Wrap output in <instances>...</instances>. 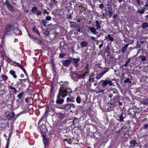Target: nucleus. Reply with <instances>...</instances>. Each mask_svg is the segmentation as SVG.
<instances>
[{"label":"nucleus","mask_w":148,"mask_h":148,"mask_svg":"<svg viewBox=\"0 0 148 148\" xmlns=\"http://www.w3.org/2000/svg\"><path fill=\"white\" fill-rule=\"evenodd\" d=\"M62 87L59 90L58 95L64 98L66 97L68 93L72 92L71 89L66 86V84H68L67 81H61L60 82Z\"/></svg>","instance_id":"obj_1"},{"label":"nucleus","mask_w":148,"mask_h":148,"mask_svg":"<svg viewBox=\"0 0 148 148\" xmlns=\"http://www.w3.org/2000/svg\"><path fill=\"white\" fill-rule=\"evenodd\" d=\"M14 26L13 25L10 24L7 25L5 29V32L3 36L5 34H9L13 32L14 29Z\"/></svg>","instance_id":"obj_2"},{"label":"nucleus","mask_w":148,"mask_h":148,"mask_svg":"<svg viewBox=\"0 0 148 148\" xmlns=\"http://www.w3.org/2000/svg\"><path fill=\"white\" fill-rule=\"evenodd\" d=\"M5 4L7 6V9L9 11L12 12L14 11V9L13 7L10 3L8 0H6Z\"/></svg>","instance_id":"obj_3"},{"label":"nucleus","mask_w":148,"mask_h":148,"mask_svg":"<svg viewBox=\"0 0 148 148\" xmlns=\"http://www.w3.org/2000/svg\"><path fill=\"white\" fill-rule=\"evenodd\" d=\"M73 64L75 67H77L79 65V62L80 60L79 58H73L72 59Z\"/></svg>","instance_id":"obj_4"},{"label":"nucleus","mask_w":148,"mask_h":148,"mask_svg":"<svg viewBox=\"0 0 148 148\" xmlns=\"http://www.w3.org/2000/svg\"><path fill=\"white\" fill-rule=\"evenodd\" d=\"M42 137L43 138V142L45 145V148H46V145L48 144V140L45 136V134L42 133Z\"/></svg>","instance_id":"obj_5"},{"label":"nucleus","mask_w":148,"mask_h":148,"mask_svg":"<svg viewBox=\"0 0 148 148\" xmlns=\"http://www.w3.org/2000/svg\"><path fill=\"white\" fill-rule=\"evenodd\" d=\"M64 102V100L62 98V97L58 95L56 101V103L57 104H61Z\"/></svg>","instance_id":"obj_6"},{"label":"nucleus","mask_w":148,"mask_h":148,"mask_svg":"<svg viewBox=\"0 0 148 148\" xmlns=\"http://www.w3.org/2000/svg\"><path fill=\"white\" fill-rule=\"evenodd\" d=\"M107 71H103L100 73L97 74L96 77V78L97 79H99L101 78Z\"/></svg>","instance_id":"obj_7"},{"label":"nucleus","mask_w":148,"mask_h":148,"mask_svg":"<svg viewBox=\"0 0 148 148\" xmlns=\"http://www.w3.org/2000/svg\"><path fill=\"white\" fill-rule=\"evenodd\" d=\"M71 62V60L69 59L66 60H63L62 62L63 64L65 66H67L70 64Z\"/></svg>","instance_id":"obj_8"},{"label":"nucleus","mask_w":148,"mask_h":148,"mask_svg":"<svg viewBox=\"0 0 148 148\" xmlns=\"http://www.w3.org/2000/svg\"><path fill=\"white\" fill-rule=\"evenodd\" d=\"M116 119L120 122H123V113H121L120 115L118 116L116 118Z\"/></svg>","instance_id":"obj_9"},{"label":"nucleus","mask_w":148,"mask_h":148,"mask_svg":"<svg viewBox=\"0 0 148 148\" xmlns=\"http://www.w3.org/2000/svg\"><path fill=\"white\" fill-rule=\"evenodd\" d=\"M64 107L62 108L66 109V107L68 108H70L71 107H74L75 105L73 104H66L64 106Z\"/></svg>","instance_id":"obj_10"},{"label":"nucleus","mask_w":148,"mask_h":148,"mask_svg":"<svg viewBox=\"0 0 148 148\" xmlns=\"http://www.w3.org/2000/svg\"><path fill=\"white\" fill-rule=\"evenodd\" d=\"M89 29L91 32L95 34H97L98 32L96 31V29L92 27H90L89 28Z\"/></svg>","instance_id":"obj_11"},{"label":"nucleus","mask_w":148,"mask_h":148,"mask_svg":"<svg viewBox=\"0 0 148 148\" xmlns=\"http://www.w3.org/2000/svg\"><path fill=\"white\" fill-rule=\"evenodd\" d=\"M89 71L87 70L84 73L80 74V77L81 78L84 79L85 77L87 75V74L89 73Z\"/></svg>","instance_id":"obj_12"},{"label":"nucleus","mask_w":148,"mask_h":148,"mask_svg":"<svg viewBox=\"0 0 148 148\" xmlns=\"http://www.w3.org/2000/svg\"><path fill=\"white\" fill-rule=\"evenodd\" d=\"M94 75L93 73H92V74L90 75L88 80L89 82H93L94 81Z\"/></svg>","instance_id":"obj_13"},{"label":"nucleus","mask_w":148,"mask_h":148,"mask_svg":"<svg viewBox=\"0 0 148 148\" xmlns=\"http://www.w3.org/2000/svg\"><path fill=\"white\" fill-rule=\"evenodd\" d=\"M106 14L108 16L110 17H111L112 14V9L110 10H106Z\"/></svg>","instance_id":"obj_14"},{"label":"nucleus","mask_w":148,"mask_h":148,"mask_svg":"<svg viewBox=\"0 0 148 148\" xmlns=\"http://www.w3.org/2000/svg\"><path fill=\"white\" fill-rule=\"evenodd\" d=\"M80 45L82 47H86L87 46L88 43L86 41H83L81 42Z\"/></svg>","instance_id":"obj_15"},{"label":"nucleus","mask_w":148,"mask_h":148,"mask_svg":"<svg viewBox=\"0 0 148 148\" xmlns=\"http://www.w3.org/2000/svg\"><path fill=\"white\" fill-rule=\"evenodd\" d=\"M130 147H133L136 144V142L135 140H133L130 142Z\"/></svg>","instance_id":"obj_16"},{"label":"nucleus","mask_w":148,"mask_h":148,"mask_svg":"<svg viewBox=\"0 0 148 148\" xmlns=\"http://www.w3.org/2000/svg\"><path fill=\"white\" fill-rule=\"evenodd\" d=\"M95 23L97 29H101V27L100 26V22L98 21H95Z\"/></svg>","instance_id":"obj_17"},{"label":"nucleus","mask_w":148,"mask_h":148,"mask_svg":"<svg viewBox=\"0 0 148 148\" xmlns=\"http://www.w3.org/2000/svg\"><path fill=\"white\" fill-rule=\"evenodd\" d=\"M129 45L128 44H126L124 46H123L121 49V51L123 53H124L125 51H126L127 48L128 46Z\"/></svg>","instance_id":"obj_18"},{"label":"nucleus","mask_w":148,"mask_h":148,"mask_svg":"<svg viewBox=\"0 0 148 148\" xmlns=\"http://www.w3.org/2000/svg\"><path fill=\"white\" fill-rule=\"evenodd\" d=\"M142 27L143 29H145L148 27V23H145L142 25Z\"/></svg>","instance_id":"obj_19"},{"label":"nucleus","mask_w":148,"mask_h":148,"mask_svg":"<svg viewBox=\"0 0 148 148\" xmlns=\"http://www.w3.org/2000/svg\"><path fill=\"white\" fill-rule=\"evenodd\" d=\"M10 73L13 76V77L14 78H16V76L15 75V72L13 71H10Z\"/></svg>","instance_id":"obj_20"},{"label":"nucleus","mask_w":148,"mask_h":148,"mask_svg":"<svg viewBox=\"0 0 148 148\" xmlns=\"http://www.w3.org/2000/svg\"><path fill=\"white\" fill-rule=\"evenodd\" d=\"M18 64V65L19 67L23 71L26 75H27V73L24 68L21 65L19 64Z\"/></svg>","instance_id":"obj_21"},{"label":"nucleus","mask_w":148,"mask_h":148,"mask_svg":"<svg viewBox=\"0 0 148 148\" xmlns=\"http://www.w3.org/2000/svg\"><path fill=\"white\" fill-rule=\"evenodd\" d=\"M24 94V92H22L20 94L18 95L17 97L19 99H21L22 98V96Z\"/></svg>","instance_id":"obj_22"},{"label":"nucleus","mask_w":148,"mask_h":148,"mask_svg":"<svg viewBox=\"0 0 148 148\" xmlns=\"http://www.w3.org/2000/svg\"><path fill=\"white\" fill-rule=\"evenodd\" d=\"M102 81H103V87H105L106 86V85L108 84V80H105L104 81L102 80Z\"/></svg>","instance_id":"obj_23"},{"label":"nucleus","mask_w":148,"mask_h":148,"mask_svg":"<svg viewBox=\"0 0 148 148\" xmlns=\"http://www.w3.org/2000/svg\"><path fill=\"white\" fill-rule=\"evenodd\" d=\"M76 101L78 103H80L81 102V99L78 96L76 99Z\"/></svg>","instance_id":"obj_24"},{"label":"nucleus","mask_w":148,"mask_h":148,"mask_svg":"<svg viewBox=\"0 0 148 148\" xmlns=\"http://www.w3.org/2000/svg\"><path fill=\"white\" fill-rule=\"evenodd\" d=\"M25 102H28V101H32V102H33V99L31 98H26L25 99Z\"/></svg>","instance_id":"obj_25"},{"label":"nucleus","mask_w":148,"mask_h":148,"mask_svg":"<svg viewBox=\"0 0 148 148\" xmlns=\"http://www.w3.org/2000/svg\"><path fill=\"white\" fill-rule=\"evenodd\" d=\"M37 8L36 7H34L32 8L31 11L33 13H34L35 12H37Z\"/></svg>","instance_id":"obj_26"},{"label":"nucleus","mask_w":148,"mask_h":148,"mask_svg":"<svg viewBox=\"0 0 148 148\" xmlns=\"http://www.w3.org/2000/svg\"><path fill=\"white\" fill-rule=\"evenodd\" d=\"M67 101V102H74V100H73V98H71L67 97L66 98Z\"/></svg>","instance_id":"obj_27"},{"label":"nucleus","mask_w":148,"mask_h":148,"mask_svg":"<svg viewBox=\"0 0 148 148\" xmlns=\"http://www.w3.org/2000/svg\"><path fill=\"white\" fill-rule=\"evenodd\" d=\"M50 29L48 28H47L46 29V31L45 33V35H48L50 33Z\"/></svg>","instance_id":"obj_28"},{"label":"nucleus","mask_w":148,"mask_h":148,"mask_svg":"<svg viewBox=\"0 0 148 148\" xmlns=\"http://www.w3.org/2000/svg\"><path fill=\"white\" fill-rule=\"evenodd\" d=\"M1 78L4 81H6L8 79V77L5 75H2L1 77Z\"/></svg>","instance_id":"obj_29"},{"label":"nucleus","mask_w":148,"mask_h":148,"mask_svg":"<svg viewBox=\"0 0 148 148\" xmlns=\"http://www.w3.org/2000/svg\"><path fill=\"white\" fill-rule=\"evenodd\" d=\"M78 119L77 118H75L74 119L73 121V124H77V123H78Z\"/></svg>","instance_id":"obj_30"},{"label":"nucleus","mask_w":148,"mask_h":148,"mask_svg":"<svg viewBox=\"0 0 148 148\" xmlns=\"http://www.w3.org/2000/svg\"><path fill=\"white\" fill-rule=\"evenodd\" d=\"M145 9L141 10H138L137 12L140 14H142L144 13L145 12Z\"/></svg>","instance_id":"obj_31"},{"label":"nucleus","mask_w":148,"mask_h":148,"mask_svg":"<svg viewBox=\"0 0 148 148\" xmlns=\"http://www.w3.org/2000/svg\"><path fill=\"white\" fill-rule=\"evenodd\" d=\"M33 30L35 32L38 34V35H39V32L37 29H36L34 27L33 28Z\"/></svg>","instance_id":"obj_32"},{"label":"nucleus","mask_w":148,"mask_h":148,"mask_svg":"<svg viewBox=\"0 0 148 148\" xmlns=\"http://www.w3.org/2000/svg\"><path fill=\"white\" fill-rule=\"evenodd\" d=\"M108 38L110 41H112L114 40L113 37L111 36L110 34L108 35Z\"/></svg>","instance_id":"obj_33"},{"label":"nucleus","mask_w":148,"mask_h":148,"mask_svg":"<svg viewBox=\"0 0 148 148\" xmlns=\"http://www.w3.org/2000/svg\"><path fill=\"white\" fill-rule=\"evenodd\" d=\"M130 59H129L125 62V64H124V66H126L127 64H129V63L130 62Z\"/></svg>","instance_id":"obj_34"},{"label":"nucleus","mask_w":148,"mask_h":148,"mask_svg":"<svg viewBox=\"0 0 148 148\" xmlns=\"http://www.w3.org/2000/svg\"><path fill=\"white\" fill-rule=\"evenodd\" d=\"M124 83H127V82H131V81L130 79L129 78H127V79L125 80L124 81Z\"/></svg>","instance_id":"obj_35"},{"label":"nucleus","mask_w":148,"mask_h":148,"mask_svg":"<svg viewBox=\"0 0 148 148\" xmlns=\"http://www.w3.org/2000/svg\"><path fill=\"white\" fill-rule=\"evenodd\" d=\"M107 83H108V84H109V85L110 86H111L113 85V84H112V82L110 80H108Z\"/></svg>","instance_id":"obj_36"},{"label":"nucleus","mask_w":148,"mask_h":148,"mask_svg":"<svg viewBox=\"0 0 148 148\" xmlns=\"http://www.w3.org/2000/svg\"><path fill=\"white\" fill-rule=\"evenodd\" d=\"M51 17L50 16H47L46 18V19L47 21H50L51 20Z\"/></svg>","instance_id":"obj_37"},{"label":"nucleus","mask_w":148,"mask_h":148,"mask_svg":"<svg viewBox=\"0 0 148 148\" xmlns=\"http://www.w3.org/2000/svg\"><path fill=\"white\" fill-rule=\"evenodd\" d=\"M47 132V130H42V131H41V132L42 135V133H44L45 134V135H46V133Z\"/></svg>","instance_id":"obj_38"},{"label":"nucleus","mask_w":148,"mask_h":148,"mask_svg":"<svg viewBox=\"0 0 148 148\" xmlns=\"http://www.w3.org/2000/svg\"><path fill=\"white\" fill-rule=\"evenodd\" d=\"M65 141L67 142V143L69 144H71V140L70 139H66Z\"/></svg>","instance_id":"obj_39"},{"label":"nucleus","mask_w":148,"mask_h":148,"mask_svg":"<svg viewBox=\"0 0 148 148\" xmlns=\"http://www.w3.org/2000/svg\"><path fill=\"white\" fill-rule=\"evenodd\" d=\"M42 24H46L47 23L46 22V21L44 19H43L42 21Z\"/></svg>","instance_id":"obj_40"},{"label":"nucleus","mask_w":148,"mask_h":148,"mask_svg":"<svg viewBox=\"0 0 148 148\" xmlns=\"http://www.w3.org/2000/svg\"><path fill=\"white\" fill-rule=\"evenodd\" d=\"M43 13L44 14H47V15H49V13L47 12L46 10L45 9L43 11Z\"/></svg>","instance_id":"obj_41"},{"label":"nucleus","mask_w":148,"mask_h":148,"mask_svg":"<svg viewBox=\"0 0 148 148\" xmlns=\"http://www.w3.org/2000/svg\"><path fill=\"white\" fill-rule=\"evenodd\" d=\"M107 5L108 6V10H110V9H112L111 6V5H110V4H107Z\"/></svg>","instance_id":"obj_42"},{"label":"nucleus","mask_w":148,"mask_h":148,"mask_svg":"<svg viewBox=\"0 0 148 148\" xmlns=\"http://www.w3.org/2000/svg\"><path fill=\"white\" fill-rule=\"evenodd\" d=\"M8 88L10 89H13V88H14V87L12 86L9 85V86H8Z\"/></svg>","instance_id":"obj_43"},{"label":"nucleus","mask_w":148,"mask_h":148,"mask_svg":"<svg viewBox=\"0 0 148 148\" xmlns=\"http://www.w3.org/2000/svg\"><path fill=\"white\" fill-rule=\"evenodd\" d=\"M112 92L114 94L117 93L118 92V90L116 89H114L113 90Z\"/></svg>","instance_id":"obj_44"},{"label":"nucleus","mask_w":148,"mask_h":148,"mask_svg":"<svg viewBox=\"0 0 148 148\" xmlns=\"http://www.w3.org/2000/svg\"><path fill=\"white\" fill-rule=\"evenodd\" d=\"M42 14V12L41 11H38L37 12V15H40Z\"/></svg>","instance_id":"obj_45"},{"label":"nucleus","mask_w":148,"mask_h":148,"mask_svg":"<svg viewBox=\"0 0 148 148\" xmlns=\"http://www.w3.org/2000/svg\"><path fill=\"white\" fill-rule=\"evenodd\" d=\"M7 117L8 119L10 120H12V116H10V115H8L7 116Z\"/></svg>","instance_id":"obj_46"},{"label":"nucleus","mask_w":148,"mask_h":148,"mask_svg":"<svg viewBox=\"0 0 148 148\" xmlns=\"http://www.w3.org/2000/svg\"><path fill=\"white\" fill-rule=\"evenodd\" d=\"M14 90V92L15 94H16L17 93V90H16V88L14 87V88L13 89Z\"/></svg>","instance_id":"obj_47"},{"label":"nucleus","mask_w":148,"mask_h":148,"mask_svg":"<svg viewBox=\"0 0 148 148\" xmlns=\"http://www.w3.org/2000/svg\"><path fill=\"white\" fill-rule=\"evenodd\" d=\"M148 126V124L144 125L143 127V129H146L147 128Z\"/></svg>","instance_id":"obj_48"},{"label":"nucleus","mask_w":148,"mask_h":148,"mask_svg":"<svg viewBox=\"0 0 148 148\" xmlns=\"http://www.w3.org/2000/svg\"><path fill=\"white\" fill-rule=\"evenodd\" d=\"M146 60V58L144 56L141 59L143 61H145Z\"/></svg>","instance_id":"obj_49"},{"label":"nucleus","mask_w":148,"mask_h":148,"mask_svg":"<svg viewBox=\"0 0 148 148\" xmlns=\"http://www.w3.org/2000/svg\"><path fill=\"white\" fill-rule=\"evenodd\" d=\"M104 7V5L103 4H101L100 5H99V7L100 8H101V9H102Z\"/></svg>","instance_id":"obj_50"},{"label":"nucleus","mask_w":148,"mask_h":148,"mask_svg":"<svg viewBox=\"0 0 148 148\" xmlns=\"http://www.w3.org/2000/svg\"><path fill=\"white\" fill-rule=\"evenodd\" d=\"M91 38L92 40H93L95 41H96V38L95 37H94L93 36H91Z\"/></svg>","instance_id":"obj_51"},{"label":"nucleus","mask_w":148,"mask_h":148,"mask_svg":"<svg viewBox=\"0 0 148 148\" xmlns=\"http://www.w3.org/2000/svg\"><path fill=\"white\" fill-rule=\"evenodd\" d=\"M60 57L62 58L64 56V55L62 54H60L59 55Z\"/></svg>","instance_id":"obj_52"},{"label":"nucleus","mask_w":148,"mask_h":148,"mask_svg":"<svg viewBox=\"0 0 148 148\" xmlns=\"http://www.w3.org/2000/svg\"><path fill=\"white\" fill-rule=\"evenodd\" d=\"M103 45V44H101L99 45V48L100 49L101 47H102Z\"/></svg>","instance_id":"obj_53"},{"label":"nucleus","mask_w":148,"mask_h":148,"mask_svg":"<svg viewBox=\"0 0 148 148\" xmlns=\"http://www.w3.org/2000/svg\"><path fill=\"white\" fill-rule=\"evenodd\" d=\"M14 116H15V114H14V112H13L12 113V118H14Z\"/></svg>","instance_id":"obj_54"},{"label":"nucleus","mask_w":148,"mask_h":148,"mask_svg":"<svg viewBox=\"0 0 148 148\" xmlns=\"http://www.w3.org/2000/svg\"><path fill=\"white\" fill-rule=\"evenodd\" d=\"M113 96L112 93H111L110 94L109 97L110 98H112Z\"/></svg>","instance_id":"obj_55"},{"label":"nucleus","mask_w":148,"mask_h":148,"mask_svg":"<svg viewBox=\"0 0 148 148\" xmlns=\"http://www.w3.org/2000/svg\"><path fill=\"white\" fill-rule=\"evenodd\" d=\"M137 2L138 4H139L140 3V1L139 0H137Z\"/></svg>","instance_id":"obj_56"},{"label":"nucleus","mask_w":148,"mask_h":148,"mask_svg":"<svg viewBox=\"0 0 148 148\" xmlns=\"http://www.w3.org/2000/svg\"><path fill=\"white\" fill-rule=\"evenodd\" d=\"M119 105H122V103L121 102H119Z\"/></svg>","instance_id":"obj_57"},{"label":"nucleus","mask_w":148,"mask_h":148,"mask_svg":"<svg viewBox=\"0 0 148 148\" xmlns=\"http://www.w3.org/2000/svg\"><path fill=\"white\" fill-rule=\"evenodd\" d=\"M101 34V33H99V34L97 35V36L98 37H99L100 36V34Z\"/></svg>","instance_id":"obj_58"},{"label":"nucleus","mask_w":148,"mask_h":148,"mask_svg":"<svg viewBox=\"0 0 148 148\" xmlns=\"http://www.w3.org/2000/svg\"><path fill=\"white\" fill-rule=\"evenodd\" d=\"M20 76L21 77H23L24 76V75L23 74H21L20 75Z\"/></svg>","instance_id":"obj_59"},{"label":"nucleus","mask_w":148,"mask_h":148,"mask_svg":"<svg viewBox=\"0 0 148 148\" xmlns=\"http://www.w3.org/2000/svg\"><path fill=\"white\" fill-rule=\"evenodd\" d=\"M97 85V83H95L94 84V85L95 86H96V85Z\"/></svg>","instance_id":"obj_60"},{"label":"nucleus","mask_w":148,"mask_h":148,"mask_svg":"<svg viewBox=\"0 0 148 148\" xmlns=\"http://www.w3.org/2000/svg\"><path fill=\"white\" fill-rule=\"evenodd\" d=\"M8 145H9V143H8V144H7V146L6 147V148H8Z\"/></svg>","instance_id":"obj_61"},{"label":"nucleus","mask_w":148,"mask_h":148,"mask_svg":"<svg viewBox=\"0 0 148 148\" xmlns=\"http://www.w3.org/2000/svg\"><path fill=\"white\" fill-rule=\"evenodd\" d=\"M120 2H121L123 1V0H118Z\"/></svg>","instance_id":"obj_62"},{"label":"nucleus","mask_w":148,"mask_h":148,"mask_svg":"<svg viewBox=\"0 0 148 148\" xmlns=\"http://www.w3.org/2000/svg\"><path fill=\"white\" fill-rule=\"evenodd\" d=\"M32 0L33 1L35 2H36L37 1V0Z\"/></svg>","instance_id":"obj_63"},{"label":"nucleus","mask_w":148,"mask_h":148,"mask_svg":"<svg viewBox=\"0 0 148 148\" xmlns=\"http://www.w3.org/2000/svg\"><path fill=\"white\" fill-rule=\"evenodd\" d=\"M46 24H43V25L45 26V27H46L47 26L46 25Z\"/></svg>","instance_id":"obj_64"}]
</instances>
